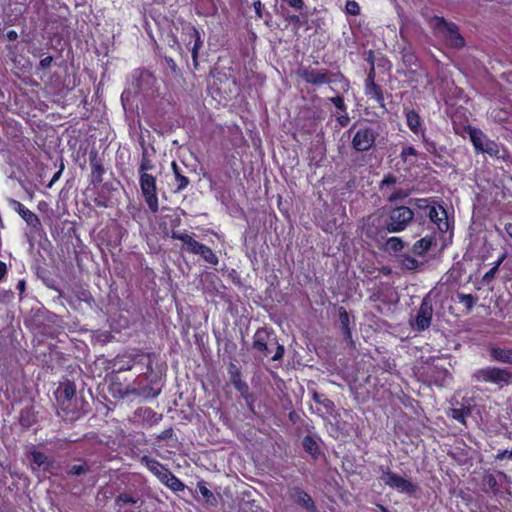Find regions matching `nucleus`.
Segmentation results:
<instances>
[{"mask_svg": "<svg viewBox=\"0 0 512 512\" xmlns=\"http://www.w3.org/2000/svg\"><path fill=\"white\" fill-rule=\"evenodd\" d=\"M299 75L305 82L316 86L330 82V72L326 69L307 67L301 69Z\"/></svg>", "mask_w": 512, "mask_h": 512, "instance_id": "obj_9", "label": "nucleus"}, {"mask_svg": "<svg viewBox=\"0 0 512 512\" xmlns=\"http://www.w3.org/2000/svg\"><path fill=\"white\" fill-rule=\"evenodd\" d=\"M302 445L306 452H308L313 457H316L318 454V444L312 436H305L303 438Z\"/></svg>", "mask_w": 512, "mask_h": 512, "instance_id": "obj_29", "label": "nucleus"}, {"mask_svg": "<svg viewBox=\"0 0 512 512\" xmlns=\"http://www.w3.org/2000/svg\"><path fill=\"white\" fill-rule=\"evenodd\" d=\"M506 456H508V450H503V451H500V452L496 455V459H498V460H502V459H504Z\"/></svg>", "mask_w": 512, "mask_h": 512, "instance_id": "obj_53", "label": "nucleus"}, {"mask_svg": "<svg viewBox=\"0 0 512 512\" xmlns=\"http://www.w3.org/2000/svg\"><path fill=\"white\" fill-rule=\"evenodd\" d=\"M285 3H287L289 6L301 10L304 6L303 0H283Z\"/></svg>", "mask_w": 512, "mask_h": 512, "instance_id": "obj_46", "label": "nucleus"}, {"mask_svg": "<svg viewBox=\"0 0 512 512\" xmlns=\"http://www.w3.org/2000/svg\"><path fill=\"white\" fill-rule=\"evenodd\" d=\"M284 355V347L282 345H278L276 348L275 354L272 356L273 361L280 360Z\"/></svg>", "mask_w": 512, "mask_h": 512, "instance_id": "obj_48", "label": "nucleus"}, {"mask_svg": "<svg viewBox=\"0 0 512 512\" xmlns=\"http://www.w3.org/2000/svg\"><path fill=\"white\" fill-rule=\"evenodd\" d=\"M173 434V430L170 428V429H167L165 431H163L161 433V435L159 436L160 439H166V438H169L171 437Z\"/></svg>", "mask_w": 512, "mask_h": 512, "instance_id": "obj_52", "label": "nucleus"}, {"mask_svg": "<svg viewBox=\"0 0 512 512\" xmlns=\"http://www.w3.org/2000/svg\"><path fill=\"white\" fill-rule=\"evenodd\" d=\"M432 245V240L429 238H422L418 240L414 246L413 251L419 254H422L423 252L427 251Z\"/></svg>", "mask_w": 512, "mask_h": 512, "instance_id": "obj_35", "label": "nucleus"}, {"mask_svg": "<svg viewBox=\"0 0 512 512\" xmlns=\"http://www.w3.org/2000/svg\"><path fill=\"white\" fill-rule=\"evenodd\" d=\"M24 285H25L24 282H19V284H18L19 289L23 290L24 289Z\"/></svg>", "mask_w": 512, "mask_h": 512, "instance_id": "obj_60", "label": "nucleus"}, {"mask_svg": "<svg viewBox=\"0 0 512 512\" xmlns=\"http://www.w3.org/2000/svg\"><path fill=\"white\" fill-rule=\"evenodd\" d=\"M346 11L348 14L356 16L360 13V6L355 1H347L346 3Z\"/></svg>", "mask_w": 512, "mask_h": 512, "instance_id": "obj_40", "label": "nucleus"}, {"mask_svg": "<svg viewBox=\"0 0 512 512\" xmlns=\"http://www.w3.org/2000/svg\"><path fill=\"white\" fill-rule=\"evenodd\" d=\"M414 219V212L407 206H397L388 212L385 228L389 233L404 231Z\"/></svg>", "mask_w": 512, "mask_h": 512, "instance_id": "obj_2", "label": "nucleus"}, {"mask_svg": "<svg viewBox=\"0 0 512 512\" xmlns=\"http://www.w3.org/2000/svg\"><path fill=\"white\" fill-rule=\"evenodd\" d=\"M62 170H63V165L61 166L60 170H59V171H57V172L53 175L52 179L50 180V182H49V183H48V185H47V188H51V187L53 186V184H54L56 181H58V180H59V178H60V176H61V173H62Z\"/></svg>", "mask_w": 512, "mask_h": 512, "instance_id": "obj_49", "label": "nucleus"}, {"mask_svg": "<svg viewBox=\"0 0 512 512\" xmlns=\"http://www.w3.org/2000/svg\"><path fill=\"white\" fill-rule=\"evenodd\" d=\"M496 270H497V266H495V267L491 268L489 271H487L483 276V280L490 281L491 279H493Z\"/></svg>", "mask_w": 512, "mask_h": 512, "instance_id": "obj_50", "label": "nucleus"}, {"mask_svg": "<svg viewBox=\"0 0 512 512\" xmlns=\"http://www.w3.org/2000/svg\"><path fill=\"white\" fill-rule=\"evenodd\" d=\"M119 394L122 398L128 397L129 395H135L137 396V387L136 382H134L131 385H128L124 389L119 390Z\"/></svg>", "mask_w": 512, "mask_h": 512, "instance_id": "obj_39", "label": "nucleus"}, {"mask_svg": "<svg viewBox=\"0 0 512 512\" xmlns=\"http://www.w3.org/2000/svg\"><path fill=\"white\" fill-rule=\"evenodd\" d=\"M433 25L452 47H461L464 45V39L459 34L456 25L448 23L443 18L439 17L434 18Z\"/></svg>", "mask_w": 512, "mask_h": 512, "instance_id": "obj_7", "label": "nucleus"}, {"mask_svg": "<svg viewBox=\"0 0 512 512\" xmlns=\"http://www.w3.org/2000/svg\"><path fill=\"white\" fill-rule=\"evenodd\" d=\"M198 489L201 495L209 501L211 498H214L213 493L205 486L203 483L198 484Z\"/></svg>", "mask_w": 512, "mask_h": 512, "instance_id": "obj_41", "label": "nucleus"}, {"mask_svg": "<svg viewBox=\"0 0 512 512\" xmlns=\"http://www.w3.org/2000/svg\"><path fill=\"white\" fill-rule=\"evenodd\" d=\"M163 484L173 491H182L185 487L184 484L174 474H172V472L168 474Z\"/></svg>", "mask_w": 512, "mask_h": 512, "instance_id": "obj_31", "label": "nucleus"}, {"mask_svg": "<svg viewBox=\"0 0 512 512\" xmlns=\"http://www.w3.org/2000/svg\"><path fill=\"white\" fill-rule=\"evenodd\" d=\"M45 206H47V204L45 202H40L39 205H38V208L39 209H42L44 208Z\"/></svg>", "mask_w": 512, "mask_h": 512, "instance_id": "obj_59", "label": "nucleus"}, {"mask_svg": "<svg viewBox=\"0 0 512 512\" xmlns=\"http://www.w3.org/2000/svg\"><path fill=\"white\" fill-rule=\"evenodd\" d=\"M457 298L460 303L465 305L468 312H470L473 309V307L475 306V304L477 302V298L472 296L471 294L458 293Z\"/></svg>", "mask_w": 512, "mask_h": 512, "instance_id": "obj_33", "label": "nucleus"}, {"mask_svg": "<svg viewBox=\"0 0 512 512\" xmlns=\"http://www.w3.org/2000/svg\"><path fill=\"white\" fill-rule=\"evenodd\" d=\"M2 271H5V266H4V264H3V263H1V262H0V273H1Z\"/></svg>", "mask_w": 512, "mask_h": 512, "instance_id": "obj_61", "label": "nucleus"}, {"mask_svg": "<svg viewBox=\"0 0 512 512\" xmlns=\"http://www.w3.org/2000/svg\"><path fill=\"white\" fill-rule=\"evenodd\" d=\"M338 120H339L340 124H341L342 126H344V125H346V124H347V122H348L349 118H348L347 116H341V117H339V118H338Z\"/></svg>", "mask_w": 512, "mask_h": 512, "instance_id": "obj_56", "label": "nucleus"}, {"mask_svg": "<svg viewBox=\"0 0 512 512\" xmlns=\"http://www.w3.org/2000/svg\"><path fill=\"white\" fill-rule=\"evenodd\" d=\"M376 132L367 126L359 127L352 139V146L359 152L368 151L374 144Z\"/></svg>", "mask_w": 512, "mask_h": 512, "instance_id": "obj_8", "label": "nucleus"}, {"mask_svg": "<svg viewBox=\"0 0 512 512\" xmlns=\"http://www.w3.org/2000/svg\"><path fill=\"white\" fill-rule=\"evenodd\" d=\"M171 166H172L174 179H175L174 192L180 193L181 191H183L184 189H186L188 187V185L190 184V180L184 174L183 169L176 162H172Z\"/></svg>", "mask_w": 512, "mask_h": 512, "instance_id": "obj_16", "label": "nucleus"}, {"mask_svg": "<svg viewBox=\"0 0 512 512\" xmlns=\"http://www.w3.org/2000/svg\"><path fill=\"white\" fill-rule=\"evenodd\" d=\"M16 37H17V33H16L15 31H9V32H8V38H9L10 40H15V39H16Z\"/></svg>", "mask_w": 512, "mask_h": 512, "instance_id": "obj_58", "label": "nucleus"}, {"mask_svg": "<svg viewBox=\"0 0 512 512\" xmlns=\"http://www.w3.org/2000/svg\"><path fill=\"white\" fill-rule=\"evenodd\" d=\"M508 456L512 457V449L510 451L508 450Z\"/></svg>", "mask_w": 512, "mask_h": 512, "instance_id": "obj_63", "label": "nucleus"}, {"mask_svg": "<svg viewBox=\"0 0 512 512\" xmlns=\"http://www.w3.org/2000/svg\"><path fill=\"white\" fill-rule=\"evenodd\" d=\"M379 508L382 512H389L384 506H379Z\"/></svg>", "mask_w": 512, "mask_h": 512, "instance_id": "obj_62", "label": "nucleus"}, {"mask_svg": "<svg viewBox=\"0 0 512 512\" xmlns=\"http://www.w3.org/2000/svg\"><path fill=\"white\" fill-rule=\"evenodd\" d=\"M118 502L135 504L137 501L128 494H120L117 498Z\"/></svg>", "mask_w": 512, "mask_h": 512, "instance_id": "obj_47", "label": "nucleus"}, {"mask_svg": "<svg viewBox=\"0 0 512 512\" xmlns=\"http://www.w3.org/2000/svg\"><path fill=\"white\" fill-rule=\"evenodd\" d=\"M469 136L477 152L486 153L490 156H498V145L494 141L488 139L481 130L470 128Z\"/></svg>", "mask_w": 512, "mask_h": 512, "instance_id": "obj_6", "label": "nucleus"}, {"mask_svg": "<svg viewBox=\"0 0 512 512\" xmlns=\"http://www.w3.org/2000/svg\"><path fill=\"white\" fill-rule=\"evenodd\" d=\"M87 471L86 465H73L70 469V473L73 475H80Z\"/></svg>", "mask_w": 512, "mask_h": 512, "instance_id": "obj_45", "label": "nucleus"}, {"mask_svg": "<svg viewBox=\"0 0 512 512\" xmlns=\"http://www.w3.org/2000/svg\"><path fill=\"white\" fill-rule=\"evenodd\" d=\"M402 267L408 269V270H415L419 266V262L417 259H415L412 256L403 255L401 259Z\"/></svg>", "mask_w": 512, "mask_h": 512, "instance_id": "obj_37", "label": "nucleus"}, {"mask_svg": "<svg viewBox=\"0 0 512 512\" xmlns=\"http://www.w3.org/2000/svg\"><path fill=\"white\" fill-rule=\"evenodd\" d=\"M232 383L234 384L235 388L242 394L244 395L245 393H247L248 391V386L245 382H243L241 379H240V376L238 373H236L235 375H233L232 377Z\"/></svg>", "mask_w": 512, "mask_h": 512, "instance_id": "obj_38", "label": "nucleus"}, {"mask_svg": "<svg viewBox=\"0 0 512 512\" xmlns=\"http://www.w3.org/2000/svg\"><path fill=\"white\" fill-rule=\"evenodd\" d=\"M171 237L173 239L180 240L184 245L183 249H185L187 252L191 254L196 255L199 252L201 246L203 245L202 243H199L191 235L187 233L173 231Z\"/></svg>", "mask_w": 512, "mask_h": 512, "instance_id": "obj_13", "label": "nucleus"}, {"mask_svg": "<svg viewBox=\"0 0 512 512\" xmlns=\"http://www.w3.org/2000/svg\"><path fill=\"white\" fill-rule=\"evenodd\" d=\"M365 93L367 96L374 98L376 102L384 107V96L378 85L375 84L372 73L369 74L365 83Z\"/></svg>", "mask_w": 512, "mask_h": 512, "instance_id": "obj_15", "label": "nucleus"}, {"mask_svg": "<svg viewBox=\"0 0 512 512\" xmlns=\"http://www.w3.org/2000/svg\"><path fill=\"white\" fill-rule=\"evenodd\" d=\"M75 395L76 386L70 381L61 384L56 392L58 405L70 420L79 418L83 410L84 401L77 399Z\"/></svg>", "mask_w": 512, "mask_h": 512, "instance_id": "obj_1", "label": "nucleus"}, {"mask_svg": "<svg viewBox=\"0 0 512 512\" xmlns=\"http://www.w3.org/2000/svg\"><path fill=\"white\" fill-rule=\"evenodd\" d=\"M141 463L144 464L162 483L167 478L168 474L171 472L160 462H158L155 459L149 458L148 456H143L141 458Z\"/></svg>", "mask_w": 512, "mask_h": 512, "instance_id": "obj_12", "label": "nucleus"}, {"mask_svg": "<svg viewBox=\"0 0 512 512\" xmlns=\"http://www.w3.org/2000/svg\"><path fill=\"white\" fill-rule=\"evenodd\" d=\"M381 471L382 474L380 479L392 489H396L401 493L408 494H412L418 489L417 484H414L408 479L393 473L389 469H384L381 467Z\"/></svg>", "mask_w": 512, "mask_h": 512, "instance_id": "obj_5", "label": "nucleus"}, {"mask_svg": "<svg viewBox=\"0 0 512 512\" xmlns=\"http://www.w3.org/2000/svg\"><path fill=\"white\" fill-rule=\"evenodd\" d=\"M15 210L22 217V219L32 228L38 230L41 227V222L38 216L26 208L22 203L14 201Z\"/></svg>", "mask_w": 512, "mask_h": 512, "instance_id": "obj_14", "label": "nucleus"}, {"mask_svg": "<svg viewBox=\"0 0 512 512\" xmlns=\"http://www.w3.org/2000/svg\"><path fill=\"white\" fill-rule=\"evenodd\" d=\"M255 12L258 15V17H262V4L260 1H257L254 3Z\"/></svg>", "mask_w": 512, "mask_h": 512, "instance_id": "obj_51", "label": "nucleus"}, {"mask_svg": "<svg viewBox=\"0 0 512 512\" xmlns=\"http://www.w3.org/2000/svg\"><path fill=\"white\" fill-rule=\"evenodd\" d=\"M413 204L418 208V209H430V205L428 203V200L427 199H415L413 200Z\"/></svg>", "mask_w": 512, "mask_h": 512, "instance_id": "obj_44", "label": "nucleus"}, {"mask_svg": "<svg viewBox=\"0 0 512 512\" xmlns=\"http://www.w3.org/2000/svg\"><path fill=\"white\" fill-rule=\"evenodd\" d=\"M155 168L153 162L148 157L147 153H143L141 162L138 168L139 175H142V173H148L150 170H153Z\"/></svg>", "mask_w": 512, "mask_h": 512, "instance_id": "obj_34", "label": "nucleus"}, {"mask_svg": "<svg viewBox=\"0 0 512 512\" xmlns=\"http://www.w3.org/2000/svg\"><path fill=\"white\" fill-rule=\"evenodd\" d=\"M404 112L406 117V123L409 129L415 134L423 133V122L419 114L414 110L408 109H405Z\"/></svg>", "mask_w": 512, "mask_h": 512, "instance_id": "obj_17", "label": "nucleus"}, {"mask_svg": "<svg viewBox=\"0 0 512 512\" xmlns=\"http://www.w3.org/2000/svg\"><path fill=\"white\" fill-rule=\"evenodd\" d=\"M137 396L142 398H155L160 394V388H154L150 385L140 386L136 383Z\"/></svg>", "mask_w": 512, "mask_h": 512, "instance_id": "obj_25", "label": "nucleus"}, {"mask_svg": "<svg viewBox=\"0 0 512 512\" xmlns=\"http://www.w3.org/2000/svg\"><path fill=\"white\" fill-rule=\"evenodd\" d=\"M188 35H189L190 38L194 39V44H193V46L191 48V54H192L193 61L196 64L197 63V57H198V51H199V49L202 46V41H201L200 33H199V31L196 28L191 27V28L188 29Z\"/></svg>", "mask_w": 512, "mask_h": 512, "instance_id": "obj_21", "label": "nucleus"}, {"mask_svg": "<svg viewBox=\"0 0 512 512\" xmlns=\"http://www.w3.org/2000/svg\"><path fill=\"white\" fill-rule=\"evenodd\" d=\"M51 62V58L50 57H46L44 59L41 60L40 64L42 67H46L50 64Z\"/></svg>", "mask_w": 512, "mask_h": 512, "instance_id": "obj_54", "label": "nucleus"}, {"mask_svg": "<svg viewBox=\"0 0 512 512\" xmlns=\"http://www.w3.org/2000/svg\"><path fill=\"white\" fill-rule=\"evenodd\" d=\"M398 183V178L393 174H387L380 183V189L383 195H386L388 190Z\"/></svg>", "mask_w": 512, "mask_h": 512, "instance_id": "obj_32", "label": "nucleus"}, {"mask_svg": "<svg viewBox=\"0 0 512 512\" xmlns=\"http://www.w3.org/2000/svg\"><path fill=\"white\" fill-rule=\"evenodd\" d=\"M386 247L390 251L397 252L403 249L404 243L398 237H391L387 240Z\"/></svg>", "mask_w": 512, "mask_h": 512, "instance_id": "obj_36", "label": "nucleus"}, {"mask_svg": "<svg viewBox=\"0 0 512 512\" xmlns=\"http://www.w3.org/2000/svg\"><path fill=\"white\" fill-rule=\"evenodd\" d=\"M410 195V192L408 190L404 189H394L391 192H387L386 200L390 203L401 201L405 198H407Z\"/></svg>", "mask_w": 512, "mask_h": 512, "instance_id": "obj_30", "label": "nucleus"}, {"mask_svg": "<svg viewBox=\"0 0 512 512\" xmlns=\"http://www.w3.org/2000/svg\"><path fill=\"white\" fill-rule=\"evenodd\" d=\"M339 321H340L341 327L344 331L345 338L350 339L351 331L349 328V315L344 307L339 308Z\"/></svg>", "mask_w": 512, "mask_h": 512, "instance_id": "obj_28", "label": "nucleus"}, {"mask_svg": "<svg viewBox=\"0 0 512 512\" xmlns=\"http://www.w3.org/2000/svg\"><path fill=\"white\" fill-rule=\"evenodd\" d=\"M137 413L142 416L143 420L149 422L150 424L158 423L162 419V415L156 413L151 408H141L138 409Z\"/></svg>", "mask_w": 512, "mask_h": 512, "instance_id": "obj_24", "label": "nucleus"}, {"mask_svg": "<svg viewBox=\"0 0 512 512\" xmlns=\"http://www.w3.org/2000/svg\"><path fill=\"white\" fill-rule=\"evenodd\" d=\"M31 456L33 460L32 470L39 468L44 471H48L50 469L52 462L44 453L39 451H32Z\"/></svg>", "mask_w": 512, "mask_h": 512, "instance_id": "obj_20", "label": "nucleus"}, {"mask_svg": "<svg viewBox=\"0 0 512 512\" xmlns=\"http://www.w3.org/2000/svg\"><path fill=\"white\" fill-rule=\"evenodd\" d=\"M432 315V304L428 298H424L415 319V328L418 331L427 329L431 324Z\"/></svg>", "mask_w": 512, "mask_h": 512, "instance_id": "obj_10", "label": "nucleus"}, {"mask_svg": "<svg viewBox=\"0 0 512 512\" xmlns=\"http://www.w3.org/2000/svg\"><path fill=\"white\" fill-rule=\"evenodd\" d=\"M505 231L512 238V224L511 223L505 225Z\"/></svg>", "mask_w": 512, "mask_h": 512, "instance_id": "obj_55", "label": "nucleus"}, {"mask_svg": "<svg viewBox=\"0 0 512 512\" xmlns=\"http://www.w3.org/2000/svg\"><path fill=\"white\" fill-rule=\"evenodd\" d=\"M471 413L469 408H452L448 411V415L458 422L466 425V417Z\"/></svg>", "mask_w": 512, "mask_h": 512, "instance_id": "obj_26", "label": "nucleus"}, {"mask_svg": "<svg viewBox=\"0 0 512 512\" xmlns=\"http://www.w3.org/2000/svg\"><path fill=\"white\" fill-rule=\"evenodd\" d=\"M201 256L207 263L211 265L218 264V257L216 254L206 245H202L199 252L196 254Z\"/></svg>", "mask_w": 512, "mask_h": 512, "instance_id": "obj_27", "label": "nucleus"}, {"mask_svg": "<svg viewBox=\"0 0 512 512\" xmlns=\"http://www.w3.org/2000/svg\"><path fill=\"white\" fill-rule=\"evenodd\" d=\"M268 339L269 336L264 330H257L253 337V349L260 352L262 356L268 354Z\"/></svg>", "mask_w": 512, "mask_h": 512, "instance_id": "obj_19", "label": "nucleus"}, {"mask_svg": "<svg viewBox=\"0 0 512 512\" xmlns=\"http://www.w3.org/2000/svg\"><path fill=\"white\" fill-rule=\"evenodd\" d=\"M472 378L478 382H488L503 387L510 383L512 373L498 367H484L476 370Z\"/></svg>", "mask_w": 512, "mask_h": 512, "instance_id": "obj_3", "label": "nucleus"}, {"mask_svg": "<svg viewBox=\"0 0 512 512\" xmlns=\"http://www.w3.org/2000/svg\"><path fill=\"white\" fill-rule=\"evenodd\" d=\"M133 367V363H128L127 365H122L119 367V370L120 371H123V370H130L131 368Z\"/></svg>", "mask_w": 512, "mask_h": 512, "instance_id": "obj_57", "label": "nucleus"}, {"mask_svg": "<svg viewBox=\"0 0 512 512\" xmlns=\"http://www.w3.org/2000/svg\"><path fill=\"white\" fill-rule=\"evenodd\" d=\"M139 183L149 209L152 212H157L159 205L155 176L150 173H142V175H139Z\"/></svg>", "mask_w": 512, "mask_h": 512, "instance_id": "obj_4", "label": "nucleus"}, {"mask_svg": "<svg viewBox=\"0 0 512 512\" xmlns=\"http://www.w3.org/2000/svg\"><path fill=\"white\" fill-rule=\"evenodd\" d=\"M295 501L309 512H315V505L312 498L304 491H297Z\"/></svg>", "mask_w": 512, "mask_h": 512, "instance_id": "obj_23", "label": "nucleus"}, {"mask_svg": "<svg viewBox=\"0 0 512 512\" xmlns=\"http://www.w3.org/2000/svg\"><path fill=\"white\" fill-rule=\"evenodd\" d=\"M331 102L335 105V107L341 111H346V105L344 103V100L340 96L332 97Z\"/></svg>", "mask_w": 512, "mask_h": 512, "instance_id": "obj_42", "label": "nucleus"}, {"mask_svg": "<svg viewBox=\"0 0 512 512\" xmlns=\"http://www.w3.org/2000/svg\"><path fill=\"white\" fill-rule=\"evenodd\" d=\"M312 398L315 403L319 404L323 408V412L332 414L334 411V403L328 399L325 395L313 392Z\"/></svg>", "mask_w": 512, "mask_h": 512, "instance_id": "obj_22", "label": "nucleus"}, {"mask_svg": "<svg viewBox=\"0 0 512 512\" xmlns=\"http://www.w3.org/2000/svg\"><path fill=\"white\" fill-rule=\"evenodd\" d=\"M428 217L437 225L439 231L447 232L450 224L447 218V212L442 206H431L428 211Z\"/></svg>", "mask_w": 512, "mask_h": 512, "instance_id": "obj_11", "label": "nucleus"}, {"mask_svg": "<svg viewBox=\"0 0 512 512\" xmlns=\"http://www.w3.org/2000/svg\"><path fill=\"white\" fill-rule=\"evenodd\" d=\"M492 360L512 364V349L492 346L489 348Z\"/></svg>", "mask_w": 512, "mask_h": 512, "instance_id": "obj_18", "label": "nucleus"}, {"mask_svg": "<svg viewBox=\"0 0 512 512\" xmlns=\"http://www.w3.org/2000/svg\"><path fill=\"white\" fill-rule=\"evenodd\" d=\"M417 155V151L415 150L414 147L412 146H409V147H406L403 149L402 153H401V156L402 158L407 161L408 157L409 156H416Z\"/></svg>", "mask_w": 512, "mask_h": 512, "instance_id": "obj_43", "label": "nucleus"}]
</instances>
